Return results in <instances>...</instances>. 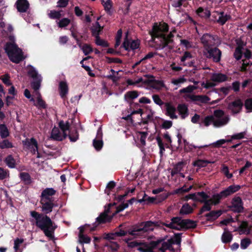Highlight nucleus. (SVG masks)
<instances>
[{
    "label": "nucleus",
    "mask_w": 252,
    "mask_h": 252,
    "mask_svg": "<svg viewBox=\"0 0 252 252\" xmlns=\"http://www.w3.org/2000/svg\"><path fill=\"white\" fill-rule=\"evenodd\" d=\"M54 201L40 199V203L43 213H39L35 211L30 212L31 216L35 220L36 226L51 240L54 239V232L57 226L47 214L52 212L55 206Z\"/></svg>",
    "instance_id": "1"
},
{
    "label": "nucleus",
    "mask_w": 252,
    "mask_h": 252,
    "mask_svg": "<svg viewBox=\"0 0 252 252\" xmlns=\"http://www.w3.org/2000/svg\"><path fill=\"white\" fill-rule=\"evenodd\" d=\"M158 222L148 220L142 221L138 224L133 225L135 232V238H143L146 237L150 232L153 231L155 227L158 225Z\"/></svg>",
    "instance_id": "2"
},
{
    "label": "nucleus",
    "mask_w": 252,
    "mask_h": 252,
    "mask_svg": "<svg viewBox=\"0 0 252 252\" xmlns=\"http://www.w3.org/2000/svg\"><path fill=\"white\" fill-rule=\"evenodd\" d=\"M4 49L9 60L14 63H19L25 59L22 50L15 43L7 42Z\"/></svg>",
    "instance_id": "3"
},
{
    "label": "nucleus",
    "mask_w": 252,
    "mask_h": 252,
    "mask_svg": "<svg viewBox=\"0 0 252 252\" xmlns=\"http://www.w3.org/2000/svg\"><path fill=\"white\" fill-rule=\"evenodd\" d=\"M241 188V187L240 185H230L226 189L220 191L219 193L213 195L212 198L209 200L212 205H218L220 203V200L222 198H226L228 196L236 192Z\"/></svg>",
    "instance_id": "4"
},
{
    "label": "nucleus",
    "mask_w": 252,
    "mask_h": 252,
    "mask_svg": "<svg viewBox=\"0 0 252 252\" xmlns=\"http://www.w3.org/2000/svg\"><path fill=\"white\" fill-rule=\"evenodd\" d=\"M123 226V224L120 225L118 229L114 232L105 234L104 238L107 240H115L117 237L125 236L127 234L135 238V232H131L134 230V225L129 228L125 227L124 228H121Z\"/></svg>",
    "instance_id": "5"
},
{
    "label": "nucleus",
    "mask_w": 252,
    "mask_h": 252,
    "mask_svg": "<svg viewBox=\"0 0 252 252\" xmlns=\"http://www.w3.org/2000/svg\"><path fill=\"white\" fill-rule=\"evenodd\" d=\"M163 239H158L152 241L150 243H135V246L140 252H154V249L157 248Z\"/></svg>",
    "instance_id": "6"
},
{
    "label": "nucleus",
    "mask_w": 252,
    "mask_h": 252,
    "mask_svg": "<svg viewBox=\"0 0 252 252\" xmlns=\"http://www.w3.org/2000/svg\"><path fill=\"white\" fill-rule=\"evenodd\" d=\"M221 51L217 47L213 46L204 51V56L213 62L218 63L220 61Z\"/></svg>",
    "instance_id": "7"
},
{
    "label": "nucleus",
    "mask_w": 252,
    "mask_h": 252,
    "mask_svg": "<svg viewBox=\"0 0 252 252\" xmlns=\"http://www.w3.org/2000/svg\"><path fill=\"white\" fill-rule=\"evenodd\" d=\"M112 206L111 204H109V208L107 209L104 210L103 213H101L99 216L96 218V221L94 224V227L91 229V230H94L95 228L98 225L100 224H104L107 222H110L112 217L108 215V213L110 212V207Z\"/></svg>",
    "instance_id": "8"
},
{
    "label": "nucleus",
    "mask_w": 252,
    "mask_h": 252,
    "mask_svg": "<svg viewBox=\"0 0 252 252\" xmlns=\"http://www.w3.org/2000/svg\"><path fill=\"white\" fill-rule=\"evenodd\" d=\"M201 43L203 45L204 50L215 45V37L210 33H204L200 38Z\"/></svg>",
    "instance_id": "9"
},
{
    "label": "nucleus",
    "mask_w": 252,
    "mask_h": 252,
    "mask_svg": "<svg viewBox=\"0 0 252 252\" xmlns=\"http://www.w3.org/2000/svg\"><path fill=\"white\" fill-rule=\"evenodd\" d=\"M22 143L24 147L30 150L32 154L34 155L38 151V143L34 138H26Z\"/></svg>",
    "instance_id": "10"
},
{
    "label": "nucleus",
    "mask_w": 252,
    "mask_h": 252,
    "mask_svg": "<svg viewBox=\"0 0 252 252\" xmlns=\"http://www.w3.org/2000/svg\"><path fill=\"white\" fill-rule=\"evenodd\" d=\"M230 209L234 213H241L244 210L243 202L240 196H235L232 199Z\"/></svg>",
    "instance_id": "11"
},
{
    "label": "nucleus",
    "mask_w": 252,
    "mask_h": 252,
    "mask_svg": "<svg viewBox=\"0 0 252 252\" xmlns=\"http://www.w3.org/2000/svg\"><path fill=\"white\" fill-rule=\"evenodd\" d=\"M243 105L242 100L238 98L230 102L228 105V109L231 110L233 114H236L241 111Z\"/></svg>",
    "instance_id": "12"
},
{
    "label": "nucleus",
    "mask_w": 252,
    "mask_h": 252,
    "mask_svg": "<svg viewBox=\"0 0 252 252\" xmlns=\"http://www.w3.org/2000/svg\"><path fill=\"white\" fill-rule=\"evenodd\" d=\"M140 42L138 40H132L130 42L126 37L123 43L122 46L127 51H129V49L132 50H136L139 48Z\"/></svg>",
    "instance_id": "13"
},
{
    "label": "nucleus",
    "mask_w": 252,
    "mask_h": 252,
    "mask_svg": "<svg viewBox=\"0 0 252 252\" xmlns=\"http://www.w3.org/2000/svg\"><path fill=\"white\" fill-rule=\"evenodd\" d=\"M56 193V190L53 188H46L42 191L40 195V199L54 200L52 196L54 195Z\"/></svg>",
    "instance_id": "14"
},
{
    "label": "nucleus",
    "mask_w": 252,
    "mask_h": 252,
    "mask_svg": "<svg viewBox=\"0 0 252 252\" xmlns=\"http://www.w3.org/2000/svg\"><path fill=\"white\" fill-rule=\"evenodd\" d=\"M15 5L18 11L21 13L27 12L30 7V3L27 0H17Z\"/></svg>",
    "instance_id": "15"
},
{
    "label": "nucleus",
    "mask_w": 252,
    "mask_h": 252,
    "mask_svg": "<svg viewBox=\"0 0 252 252\" xmlns=\"http://www.w3.org/2000/svg\"><path fill=\"white\" fill-rule=\"evenodd\" d=\"M183 219L181 217H173L171 219V222L166 224V227L172 229L180 230V227L181 225V221Z\"/></svg>",
    "instance_id": "16"
},
{
    "label": "nucleus",
    "mask_w": 252,
    "mask_h": 252,
    "mask_svg": "<svg viewBox=\"0 0 252 252\" xmlns=\"http://www.w3.org/2000/svg\"><path fill=\"white\" fill-rule=\"evenodd\" d=\"M196 225V221L194 220L189 219H183L180 229V230H186L189 229L195 228Z\"/></svg>",
    "instance_id": "17"
},
{
    "label": "nucleus",
    "mask_w": 252,
    "mask_h": 252,
    "mask_svg": "<svg viewBox=\"0 0 252 252\" xmlns=\"http://www.w3.org/2000/svg\"><path fill=\"white\" fill-rule=\"evenodd\" d=\"M166 109L165 114L169 116L172 119H176L178 116L175 114L176 111V108L170 102H166L165 103Z\"/></svg>",
    "instance_id": "18"
},
{
    "label": "nucleus",
    "mask_w": 252,
    "mask_h": 252,
    "mask_svg": "<svg viewBox=\"0 0 252 252\" xmlns=\"http://www.w3.org/2000/svg\"><path fill=\"white\" fill-rule=\"evenodd\" d=\"M160 30L158 26V23H155L152 27V29L149 31V33L151 36V41L154 42L156 38L162 39L161 34H159V32Z\"/></svg>",
    "instance_id": "19"
},
{
    "label": "nucleus",
    "mask_w": 252,
    "mask_h": 252,
    "mask_svg": "<svg viewBox=\"0 0 252 252\" xmlns=\"http://www.w3.org/2000/svg\"><path fill=\"white\" fill-rule=\"evenodd\" d=\"M188 97L192 101H199L202 103H208L210 98L206 95L189 94Z\"/></svg>",
    "instance_id": "20"
},
{
    "label": "nucleus",
    "mask_w": 252,
    "mask_h": 252,
    "mask_svg": "<svg viewBox=\"0 0 252 252\" xmlns=\"http://www.w3.org/2000/svg\"><path fill=\"white\" fill-rule=\"evenodd\" d=\"M67 136L66 133L63 134L61 133L59 128L54 127L51 132V137L57 141H61L64 139Z\"/></svg>",
    "instance_id": "21"
},
{
    "label": "nucleus",
    "mask_w": 252,
    "mask_h": 252,
    "mask_svg": "<svg viewBox=\"0 0 252 252\" xmlns=\"http://www.w3.org/2000/svg\"><path fill=\"white\" fill-rule=\"evenodd\" d=\"M139 95V92L137 91H128L125 94L124 99L131 106L133 103L132 100L138 97Z\"/></svg>",
    "instance_id": "22"
},
{
    "label": "nucleus",
    "mask_w": 252,
    "mask_h": 252,
    "mask_svg": "<svg viewBox=\"0 0 252 252\" xmlns=\"http://www.w3.org/2000/svg\"><path fill=\"white\" fill-rule=\"evenodd\" d=\"M228 77L221 73H214L212 74L211 80L213 82L221 83L227 80Z\"/></svg>",
    "instance_id": "23"
},
{
    "label": "nucleus",
    "mask_w": 252,
    "mask_h": 252,
    "mask_svg": "<svg viewBox=\"0 0 252 252\" xmlns=\"http://www.w3.org/2000/svg\"><path fill=\"white\" fill-rule=\"evenodd\" d=\"M222 211L220 210L210 211L206 214L205 216L207 218L208 221H213L218 219L222 214Z\"/></svg>",
    "instance_id": "24"
},
{
    "label": "nucleus",
    "mask_w": 252,
    "mask_h": 252,
    "mask_svg": "<svg viewBox=\"0 0 252 252\" xmlns=\"http://www.w3.org/2000/svg\"><path fill=\"white\" fill-rule=\"evenodd\" d=\"M177 110L182 119H185L189 115V109L185 104H179Z\"/></svg>",
    "instance_id": "25"
},
{
    "label": "nucleus",
    "mask_w": 252,
    "mask_h": 252,
    "mask_svg": "<svg viewBox=\"0 0 252 252\" xmlns=\"http://www.w3.org/2000/svg\"><path fill=\"white\" fill-rule=\"evenodd\" d=\"M60 94L62 98H63L66 95L68 92V87L66 82L61 81L59 83Z\"/></svg>",
    "instance_id": "26"
},
{
    "label": "nucleus",
    "mask_w": 252,
    "mask_h": 252,
    "mask_svg": "<svg viewBox=\"0 0 252 252\" xmlns=\"http://www.w3.org/2000/svg\"><path fill=\"white\" fill-rule=\"evenodd\" d=\"M196 13L199 17L206 19L209 18L211 16V12L208 8L204 9L202 7H199L196 10Z\"/></svg>",
    "instance_id": "27"
},
{
    "label": "nucleus",
    "mask_w": 252,
    "mask_h": 252,
    "mask_svg": "<svg viewBox=\"0 0 252 252\" xmlns=\"http://www.w3.org/2000/svg\"><path fill=\"white\" fill-rule=\"evenodd\" d=\"M224 231L221 236V241L224 244L229 243L232 240L233 235L228 231L227 228H224Z\"/></svg>",
    "instance_id": "28"
},
{
    "label": "nucleus",
    "mask_w": 252,
    "mask_h": 252,
    "mask_svg": "<svg viewBox=\"0 0 252 252\" xmlns=\"http://www.w3.org/2000/svg\"><path fill=\"white\" fill-rule=\"evenodd\" d=\"M96 27L91 28L92 34L95 38L100 37L99 34L102 31L103 27H101L98 22H96Z\"/></svg>",
    "instance_id": "29"
},
{
    "label": "nucleus",
    "mask_w": 252,
    "mask_h": 252,
    "mask_svg": "<svg viewBox=\"0 0 252 252\" xmlns=\"http://www.w3.org/2000/svg\"><path fill=\"white\" fill-rule=\"evenodd\" d=\"M19 178L26 185H29L32 183V178L30 175L27 172H21Z\"/></svg>",
    "instance_id": "30"
},
{
    "label": "nucleus",
    "mask_w": 252,
    "mask_h": 252,
    "mask_svg": "<svg viewBox=\"0 0 252 252\" xmlns=\"http://www.w3.org/2000/svg\"><path fill=\"white\" fill-rule=\"evenodd\" d=\"M243 49V45L238 43L233 54V56L237 61H239L242 58L243 54L242 51Z\"/></svg>",
    "instance_id": "31"
},
{
    "label": "nucleus",
    "mask_w": 252,
    "mask_h": 252,
    "mask_svg": "<svg viewBox=\"0 0 252 252\" xmlns=\"http://www.w3.org/2000/svg\"><path fill=\"white\" fill-rule=\"evenodd\" d=\"M149 83H151L152 87L156 90H160L165 87V84L161 80L153 79L149 80Z\"/></svg>",
    "instance_id": "32"
},
{
    "label": "nucleus",
    "mask_w": 252,
    "mask_h": 252,
    "mask_svg": "<svg viewBox=\"0 0 252 252\" xmlns=\"http://www.w3.org/2000/svg\"><path fill=\"white\" fill-rule=\"evenodd\" d=\"M159 239H162L160 238ZM163 240L160 243L161 244V247L160 250L162 251H165L170 249L172 247V245L174 244V241L172 238L168 239L167 241H164L165 239H163Z\"/></svg>",
    "instance_id": "33"
},
{
    "label": "nucleus",
    "mask_w": 252,
    "mask_h": 252,
    "mask_svg": "<svg viewBox=\"0 0 252 252\" xmlns=\"http://www.w3.org/2000/svg\"><path fill=\"white\" fill-rule=\"evenodd\" d=\"M4 161L9 168H14L15 167L16 160L11 155H8Z\"/></svg>",
    "instance_id": "34"
},
{
    "label": "nucleus",
    "mask_w": 252,
    "mask_h": 252,
    "mask_svg": "<svg viewBox=\"0 0 252 252\" xmlns=\"http://www.w3.org/2000/svg\"><path fill=\"white\" fill-rule=\"evenodd\" d=\"M229 121V118L228 116L225 117L221 119H218L216 120H214L213 125L216 127H220L227 124Z\"/></svg>",
    "instance_id": "35"
},
{
    "label": "nucleus",
    "mask_w": 252,
    "mask_h": 252,
    "mask_svg": "<svg viewBox=\"0 0 252 252\" xmlns=\"http://www.w3.org/2000/svg\"><path fill=\"white\" fill-rule=\"evenodd\" d=\"M202 203H204V205L199 210L198 213V216L201 215L205 211H210L211 210V205L212 204L209 200L203 201Z\"/></svg>",
    "instance_id": "36"
},
{
    "label": "nucleus",
    "mask_w": 252,
    "mask_h": 252,
    "mask_svg": "<svg viewBox=\"0 0 252 252\" xmlns=\"http://www.w3.org/2000/svg\"><path fill=\"white\" fill-rule=\"evenodd\" d=\"M9 135V132L6 126L4 124H0V136L2 139L6 138Z\"/></svg>",
    "instance_id": "37"
},
{
    "label": "nucleus",
    "mask_w": 252,
    "mask_h": 252,
    "mask_svg": "<svg viewBox=\"0 0 252 252\" xmlns=\"http://www.w3.org/2000/svg\"><path fill=\"white\" fill-rule=\"evenodd\" d=\"M193 209L188 204H184L180 210V215H187L192 212Z\"/></svg>",
    "instance_id": "38"
},
{
    "label": "nucleus",
    "mask_w": 252,
    "mask_h": 252,
    "mask_svg": "<svg viewBox=\"0 0 252 252\" xmlns=\"http://www.w3.org/2000/svg\"><path fill=\"white\" fill-rule=\"evenodd\" d=\"M156 140L157 141L158 146L159 148V153L160 155L162 156L163 155V152L165 151V146L167 148H169L168 144L165 143L164 146L161 138L159 136L157 137Z\"/></svg>",
    "instance_id": "39"
},
{
    "label": "nucleus",
    "mask_w": 252,
    "mask_h": 252,
    "mask_svg": "<svg viewBox=\"0 0 252 252\" xmlns=\"http://www.w3.org/2000/svg\"><path fill=\"white\" fill-rule=\"evenodd\" d=\"M79 240L78 242L81 245L82 248H83L84 247V244H89L91 242V238L83 234H79Z\"/></svg>",
    "instance_id": "40"
},
{
    "label": "nucleus",
    "mask_w": 252,
    "mask_h": 252,
    "mask_svg": "<svg viewBox=\"0 0 252 252\" xmlns=\"http://www.w3.org/2000/svg\"><path fill=\"white\" fill-rule=\"evenodd\" d=\"M101 3L104 6V10L106 13L111 15V8L112 5L111 0H101Z\"/></svg>",
    "instance_id": "41"
},
{
    "label": "nucleus",
    "mask_w": 252,
    "mask_h": 252,
    "mask_svg": "<svg viewBox=\"0 0 252 252\" xmlns=\"http://www.w3.org/2000/svg\"><path fill=\"white\" fill-rule=\"evenodd\" d=\"M210 163L211 162L208 160L197 159L194 161L192 164L194 166L201 168L206 166L208 163Z\"/></svg>",
    "instance_id": "42"
},
{
    "label": "nucleus",
    "mask_w": 252,
    "mask_h": 252,
    "mask_svg": "<svg viewBox=\"0 0 252 252\" xmlns=\"http://www.w3.org/2000/svg\"><path fill=\"white\" fill-rule=\"evenodd\" d=\"M59 126L62 130L63 134H64V133H66V131L69 130L70 127V124L68 121L64 123L63 121L61 120L59 123Z\"/></svg>",
    "instance_id": "43"
},
{
    "label": "nucleus",
    "mask_w": 252,
    "mask_h": 252,
    "mask_svg": "<svg viewBox=\"0 0 252 252\" xmlns=\"http://www.w3.org/2000/svg\"><path fill=\"white\" fill-rule=\"evenodd\" d=\"M70 141L75 142L79 137V134L76 129H74L69 131V133L67 135Z\"/></svg>",
    "instance_id": "44"
},
{
    "label": "nucleus",
    "mask_w": 252,
    "mask_h": 252,
    "mask_svg": "<svg viewBox=\"0 0 252 252\" xmlns=\"http://www.w3.org/2000/svg\"><path fill=\"white\" fill-rule=\"evenodd\" d=\"M28 75L34 79H37L38 77V73L35 68L31 65H28Z\"/></svg>",
    "instance_id": "45"
},
{
    "label": "nucleus",
    "mask_w": 252,
    "mask_h": 252,
    "mask_svg": "<svg viewBox=\"0 0 252 252\" xmlns=\"http://www.w3.org/2000/svg\"><path fill=\"white\" fill-rule=\"evenodd\" d=\"M24 242L23 239H19L17 238L14 240V249L15 252H22V250L20 249V246L21 244Z\"/></svg>",
    "instance_id": "46"
},
{
    "label": "nucleus",
    "mask_w": 252,
    "mask_h": 252,
    "mask_svg": "<svg viewBox=\"0 0 252 252\" xmlns=\"http://www.w3.org/2000/svg\"><path fill=\"white\" fill-rule=\"evenodd\" d=\"M13 147V144L8 139H4L0 142V148L1 149H9Z\"/></svg>",
    "instance_id": "47"
},
{
    "label": "nucleus",
    "mask_w": 252,
    "mask_h": 252,
    "mask_svg": "<svg viewBox=\"0 0 252 252\" xmlns=\"http://www.w3.org/2000/svg\"><path fill=\"white\" fill-rule=\"evenodd\" d=\"M93 146L95 149L97 151H100L103 145L102 139H94L93 140Z\"/></svg>",
    "instance_id": "48"
},
{
    "label": "nucleus",
    "mask_w": 252,
    "mask_h": 252,
    "mask_svg": "<svg viewBox=\"0 0 252 252\" xmlns=\"http://www.w3.org/2000/svg\"><path fill=\"white\" fill-rule=\"evenodd\" d=\"M207 147H208L207 145L197 146L192 144H189L188 146H184V151L187 153H189L191 152L193 149H202Z\"/></svg>",
    "instance_id": "49"
},
{
    "label": "nucleus",
    "mask_w": 252,
    "mask_h": 252,
    "mask_svg": "<svg viewBox=\"0 0 252 252\" xmlns=\"http://www.w3.org/2000/svg\"><path fill=\"white\" fill-rule=\"evenodd\" d=\"M158 27L160 30L159 32V34H165V33L168 32L169 26L167 24L165 23H163L162 24H160L159 25L158 24Z\"/></svg>",
    "instance_id": "50"
},
{
    "label": "nucleus",
    "mask_w": 252,
    "mask_h": 252,
    "mask_svg": "<svg viewBox=\"0 0 252 252\" xmlns=\"http://www.w3.org/2000/svg\"><path fill=\"white\" fill-rule=\"evenodd\" d=\"M48 15L52 19H59L62 16L61 11L56 10H51Z\"/></svg>",
    "instance_id": "51"
},
{
    "label": "nucleus",
    "mask_w": 252,
    "mask_h": 252,
    "mask_svg": "<svg viewBox=\"0 0 252 252\" xmlns=\"http://www.w3.org/2000/svg\"><path fill=\"white\" fill-rule=\"evenodd\" d=\"M197 196L199 198V200H198V202L202 203L203 201L209 200V196L204 191L197 192Z\"/></svg>",
    "instance_id": "52"
},
{
    "label": "nucleus",
    "mask_w": 252,
    "mask_h": 252,
    "mask_svg": "<svg viewBox=\"0 0 252 252\" xmlns=\"http://www.w3.org/2000/svg\"><path fill=\"white\" fill-rule=\"evenodd\" d=\"M138 133L140 135V142L141 144L144 146L146 145V139L148 136V132L146 131H138Z\"/></svg>",
    "instance_id": "53"
},
{
    "label": "nucleus",
    "mask_w": 252,
    "mask_h": 252,
    "mask_svg": "<svg viewBox=\"0 0 252 252\" xmlns=\"http://www.w3.org/2000/svg\"><path fill=\"white\" fill-rule=\"evenodd\" d=\"M161 35H162V39L168 42V44L173 42V38L174 37V35L172 32H170L168 35L166 34H161Z\"/></svg>",
    "instance_id": "54"
},
{
    "label": "nucleus",
    "mask_w": 252,
    "mask_h": 252,
    "mask_svg": "<svg viewBox=\"0 0 252 252\" xmlns=\"http://www.w3.org/2000/svg\"><path fill=\"white\" fill-rule=\"evenodd\" d=\"M70 23V20L67 18L62 19L58 22V26L59 28H63L67 26Z\"/></svg>",
    "instance_id": "55"
},
{
    "label": "nucleus",
    "mask_w": 252,
    "mask_h": 252,
    "mask_svg": "<svg viewBox=\"0 0 252 252\" xmlns=\"http://www.w3.org/2000/svg\"><path fill=\"white\" fill-rule=\"evenodd\" d=\"M231 18L230 15L225 14L224 16H220L217 22L221 25H223L225 23Z\"/></svg>",
    "instance_id": "56"
},
{
    "label": "nucleus",
    "mask_w": 252,
    "mask_h": 252,
    "mask_svg": "<svg viewBox=\"0 0 252 252\" xmlns=\"http://www.w3.org/2000/svg\"><path fill=\"white\" fill-rule=\"evenodd\" d=\"M82 50L84 53L85 55H88L91 53H92L93 51L92 47L91 46V45L88 44H84L82 47Z\"/></svg>",
    "instance_id": "57"
},
{
    "label": "nucleus",
    "mask_w": 252,
    "mask_h": 252,
    "mask_svg": "<svg viewBox=\"0 0 252 252\" xmlns=\"http://www.w3.org/2000/svg\"><path fill=\"white\" fill-rule=\"evenodd\" d=\"M214 120V117L213 116H207L206 117H205L203 121V123H204L205 126H208L212 123L213 124Z\"/></svg>",
    "instance_id": "58"
},
{
    "label": "nucleus",
    "mask_w": 252,
    "mask_h": 252,
    "mask_svg": "<svg viewBox=\"0 0 252 252\" xmlns=\"http://www.w3.org/2000/svg\"><path fill=\"white\" fill-rule=\"evenodd\" d=\"M245 108L247 110V112H252V98H249L246 99L244 104Z\"/></svg>",
    "instance_id": "59"
},
{
    "label": "nucleus",
    "mask_w": 252,
    "mask_h": 252,
    "mask_svg": "<svg viewBox=\"0 0 252 252\" xmlns=\"http://www.w3.org/2000/svg\"><path fill=\"white\" fill-rule=\"evenodd\" d=\"M152 98L153 99L154 102L157 105L161 106L162 105L165 103L160 98L158 94H153L152 95Z\"/></svg>",
    "instance_id": "60"
},
{
    "label": "nucleus",
    "mask_w": 252,
    "mask_h": 252,
    "mask_svg": "<svg viewBox=\"0 0 252 252\" xmlns=\"http://www.w3.org/2000/svg\"><path fill=\"white\" fill-rule=\"evenodd\" d=\"M251 243V240L249 238H245L241 241V247L242 249H247Z\"/></svg>",
    "instance_id": "61"
},
{
    "label": "nucleus",
    "mask_w": 252,
    "mask_h": 252,
    "mask_svg": "<svg viewBox=\"0 0 252 252\" xmlns=\"http://www.w3.org/2000/svg\"><path fill=\"white\" fill-rule=\"evenodd\" d=\"M107 246L113 252L117 251L120 247L119 245L117 242L112 241H110L107 245Z\"/></svg>",
    "instance_id": "62"
},
{
    "label": "nucleus",
    "mask_w": 252,
    "mask_h": 252,
    "mask_svg": "<svg viewBox=\"0 0 252 252\" xmlns=\"http://www.w3.org/2000/svg\"><path fill=\"white\" fill-rule=\"evenodd\" d=\"M95 43L97 45L101 46L103 47H107L109 46L108 42L103 39H101L100 37L95 38Z\"/></svg>",
    "instance_id": "63"
},
{
    "label": "nucleus",
    "mask_w": 252,
    "mask_h": 252,
    "mask_svg": "<svg viewBox=\"0 0 252 252\" xmlns=\"http://www.w3.org/2000/svg\"><path fill=\"white\" fill-rule=\"evenodd\" d=\"M37 106L39 108L46 109L47 104L44 100H43L40 96L37 98Z\"/></svg>",
    "instance_id": "64"
}]
</instances>
